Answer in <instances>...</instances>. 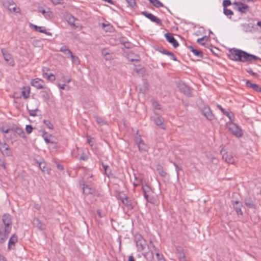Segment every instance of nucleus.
Wrapping results in <instances>:
<instances>
[{"mask_svg":"<svg viewBox=\"0 0 261 261\" xmlns=\"http://www.w3.org/2000/svg\"><path fill=\"white\" fill-rule=\"evenodd\" d=\"M32 223L34 226L40 230H45L46 228V225L37 218H34L33 219Z\"/></svg>","mask_w":261,"mask_h":261,"instance_id":"a211bd4d","label":"nucleus"},{"mask_svg":"<svg viewBox=\"0 0 261 261\" xmlns=\"http://www.w3.org/2000/svg\"><path fill=\"white\" fill-rule=\"evenodd\" d=\"M43 123L49 129H53L54 128V126L50 121L44 120Z\"/></svg>","mask_w":261,"mask_h":261,"instance_id":"a18cd8bd","label":"nucleus"},{"mask_svg":"<svg viewBox=\"0 0 261 261\" xmlns=\"http://www.w3.org/2000/svg\"><path fill=\"white\" fill-rule=\"evenodd\" d=\"M246 85L247 87L261 93V88L257 84L252 83L250 81L247 80L246 82Z\"/></svg>","mask_w":261,"mask_h":261,"instance_id":"5701e85b","label":"nucleus"},{"mask_svg":"<svg viewBox=\"0 0 261 261\" xmlns=\"http://www.w3.org/2000/svg\"><path fill=\"white\" fill-rule=\"evenodd\" d=\"M236 10L241 12V13H246L248 11L249 7L248 5L244 4L242 3L239 7L235 8Z\"/></svg>","mask_w":261,"mask_h":261,"instance_id":"c756f323","label":"nucleus"},{"mask_svg":"<svg viewBox=\"0 0 261 261\" xmlns=\"http://www.w3.org/2000/svg\"><path fill=\"white\" fill-rule=\"evenodd\" d=\"M244 203L245 205L249 208H255V205L250 197H247L244 199Z\"/></svg>","mask_w":261,"mask_h":261,"instance_id":"bb28decb","label":"nucleus"},{"mask_svg":"<svg viewBox=\"0 0 261 261\" xmlns=\"http://www.w3.org/2000/svg\"><path fill=\"white\" fill-rule=\"evenodd\" d=\"M142 190L143 194L149 193L151 191V188L147 184L142 185Z\"/></svg>","mask_w":261,"mask_h":261,"instance_id":"58836bf2","label":"nucleus"},{"mask_svg":"<svg viewBox=\"0 0 261 261\" xmlns=\"http://www.w3.org/2000/svg\"><path fill=\"white\" fill-rule=\"evenodd\" d=\"M128 5L133 9L137 7L136 0H126Z\"/></svg>","mask_w":261,"mask_h":261,"instance_id":"c03bdc74","label":"nucleus"},{"mask_svg":"<svg viewBox=\"0 0 261 261\" xmlns=\"http://www.w3.org/2000/svg\"><path fill=\"white\" fill-rule=\"evenodd\" d=\"M177 255L178 258V259H180V257H182V256L185 257V254L184 252H183V250L177 249Z\"/></svg>","mask_w":261,"mask_h":261,"instance_id":"8fccbe9b","label":"nucleus"},{"mask_svg":"<svg viewBox=\"0 0 261 261\" xmlns=\"http://www.w3.org/2000/svg\"><path fill=\"white\" fill-rule=\"evenodd\" d=\"M102 54L106 57V60H109V57L107 56L109 55V53L107 51V49H103L102 50Z\"/></svg>","mask_w":261,"mask_h":261,"instance_id":"338daca9","label":"nucleus"},{"mask_svg":"<svg viewBox=\"0 0 261 261\" xmlns=\"http://www.w3.org/2000/svg\"><path fill=\"white\" fill-rule=\"evenodd\" d=\"M154 114L156 115V117H154L153 118V121L154 123L156 125L160 126L161 128L163 129H166V126L164 123V118L161 116H159L156 113H154Z\"/></svg>","mask_w":261,"mask_h":261,"instance_id":"4468645a","label":"nucleus"},{"mask_svg":"<svg viewBox=\"0 0 261 261\" xmlns=\"http://www.w3.org/2000/svg\"><path fill=\"white\" fill-rule=\"evenodd\" d=\"M70 58L71 59L72 62L73 63L79 64L80 62L79 58L77 56H74L73 54L72 55Z\"/></svg>","mask_w":261,"mask_h":261,"instance_id":"3c124183","label":"nucleus"},{"mask_svg":"<svg viewBox=\"0 0 261 261\" xmlns=\"http://www.w3.org/2000/svg\"><path fill=\"white\" fill-rule=\"evenodd\" d=\"M65 19L68 23L73 29L78 28L80 26L79 24L75 23V21H77L78 19L75 18L71 15L68 14L65 16Z\"/></svg>","mask_w":261,"mask_h":261,"instance_id":"2eb2a0df","label":"nucleus"},{"mask_svg":"<svg viewBox=\"0 0 261 261\" xmlns=\"http://www.w3.org/2000/svg\"><path fill=\"white\" fill-rule=\"evenodd\" d=\"M200 111L202 114L209 121H213L215 119V117L213 114L210 107L207 105H203L200 108Z\"/></svg>","mask_w":261,"mask_h":261,"instance_id":"39448f33","label":"nucleus"},{"mask_svg":"<svg viewBox=\"0 0 261 261\" xmlns=\"http://www.w3.org/2000/svg\"><path fill=\"white\" fill-rule=\"evenodd\" d=\"M83 193L85 194H92L94 192V190L92 189L89 186L83 184Z\"/></svg>","mask_w":261,"mask_h":261,"instance_id":"7c9ffc66","label":"nucleus"},{"mask_svg":"<svg viewBox=\"0 0 261 261\" xmlns=\"http://www.w3.org/2000/svg\"><path fill=\"white\" fill-rule=\"evenodd\" d=\"M217 107L218 109H219L222 113L230 119V120L232 121L234 119V115L232 113H229L227 111H226L224 109L222 108V107L220 105L218 104L217 105Z\"/></svg>","mask_w":261,"mask_h":261,"instance_id":"4be33fe9","label":"nucleus"},{"mask_svg":"<svg viewBox=\"0 0 261 261\" xmlns=\"http://www.w3.org/2000/svg\"><path fill=\"white\" fill-rule=\"evenodd\" d=\"M1 51L5 60L11 66L15 65V62L11 55L4 48L1 49Z\"/></svg>","mask_w":261,"mask_h":261,"instance_id":"f8f14e48","label":"nucleus"},{"mask_svg":"<svg viewBox=\"0 0 261 261\" xmlns=\"http://www.w3.org/2000/svg\"><path fill=\"white\" fill-rule=\"evenodd\" d=\"M228 57L231 60L243 63H251L253 61L257 60L261 61V58L245 51L236 48L229 49Z\"/></svg>","mask_w":261,"mask_h":261,"instance_id":"f257e3e1","label":"nucleus"},{"mask_svg":"<svg viewBox=\"0 0 261 261\" xmlns=\"http://www.w3.org/2000/svg\"><path fill=\"white\" fill-rule=\"evenodd\" d=\"M152 5L156 8L165 7L167 10L171 13L170 10L166 7L164 6V4L160 2L159 0H148Z\"/></svg>","mask_w":261,"mask_h":261,"instance_id":"cd10ccee","label":"nucleus"},{"mask_svg":"<svg viewBox=\"0 0 261 261\" xmlns=\"http://www.w3.org/2000/svg\"><path fill=\"white\" fill-rule=\"evenodd\" d=\"M231 4L230 0H224L223 2V8H227V7L231 5Z\"/></svg>","mask_w":261,"mask_h":261,"instance_id":"6e6d98bb","label":"nucleus"},{"mask_svg":"<svg viewBox=\"0 0 261 261\" xmlns=\"http://www.w3.org/2000/svg\"><path fill=\"white\" fill-rule=\"evenodd\" d=\"M97 214L99 216V218H102L105 216V214H102L100 210H97Z\"/></svg>","mask_w":261,"mask_h":261,"instance_id":"774afa93","label":"nucleus"},{"mask_svg":"<svg viewBox=\"0 0 261 261\" xmlns=\"http://www.w3.org/2000/svg\"><path fill=\"white\" fill-rule=\"evenodd\" d=\"M243 31L245 32H252L255 30L254 24L253 23H243L241 25Z\"/></svg>","mask_w":261,"mask_h":261,"instance_id":"6ab92c4d","label":"nucleus"},{"mask_svg":"<svg viewBox=\"0 0 261 261\" xmlns=\"http://www.w3.org/2000/svg\"><path fill=\"white\" fill-rule=\"evenodd\" d=\"M21 95L24 99L29 98L30 96V90H28L27 91L23 90L21 91Z\"/></svg>","mask_w":261,"mask_h":261,"instance_id":"de8ad7c7","label":"nucleus"},{"mask_svg":"<svg viewBox=\"0 0 261 261\" xmlns=\"http://www.w3.org/2000/svg\"><path fill=\"white\" fill-rule=\"evenodd\" d=\"M102 28L106 32H111L112 31L113 28V26L111 25L109 23H102L101 24Z\"/></svg>","mask_w":261,"mask_h":261,"instance_id":"c9c22d12","label":"nucleus"},{"mask_svg":"<svg viewBox=\"0 0 261 261\" xmlns=\"http://www.w3.org/2000/svg\"><path fill=\"white\" fill-rule=\"evenodd\" d=\"M102 167H103V168L105 170V173L107 175V176L108 177H109V174L110 173V167L108 165H102Z\"/></svg>","mask_w":261,"mask_h":261,"instance_id":"4d7b16f0","label":"nucleus"},{"mask_svg":"<svg viewBox=\"0 0 261 261\" xmlns=\"http://www.w3.org/2000/svg\"><path fill=\"white\" fill-rule=\"evenodd\" d=\"M142 255L148 261H152L153 259V253L152 251L143 253Z\"/></svg>","mask_w":261,"mask_h":261,"instance_id":"72a5a7b5","label":"nucleus"},{"mask_svg":"<svg viewBox=\"0 0 261 261\" xmlns=\"http://www.w3.org/2000/svg\"><path fill=\"white\" fill-rule=\"evenodd\" d=\"M152 106L156 110H160L161 109L160 105L156 101L152 102Z\"/></svg>","mask_w":261,"mask_h":261,"instance_id":"13d9d810","label":"nucleus"},{"mask_svg":"<svg viewBox=\"0 0 261 261\" xmlns=\"http://www.w3.org/2000/svg\"><path fill=\"white\" fill-rule=\"evenodd\" d=\"M87 142L91 147L94 145L93 139L90 136L87 137Z\"/></svg>","mask_w":261,"mask_h":261,"instance_id":"e2e57ef3","label":"nucleus"},{"mask_svg":"<svg viewBox=\"0 0 261 261\" xmlns=\"http://www.w3.org/2000/svg\"><path fill=\"white\" fill-rule=\"evenodd\" d=\"M223 13L226 16L229 17V18L233 14V11L227 8H223Z\"/></svg>","mask_w":261,"mask_h":261,"instance_id":"79ce46f5","label":"nucleus"},{"mask_svg":"<svg viewBox=\"0 0 261 261\" xmlns=\"http://www.w3.org/2000/svg\"><path fill=\"white\" fill-rule=\"evenodd\" d=\"M191 52H192L193 53V54L197 57L201 58H203V54L202 51L200 50H198L195 48H194L192 50Z\"/></svg>","mask_w":261,"mask_h":261,"instance_id":"ea45409f","label":"nucleus"},{"mask_svg":"<svg viewBox=\"0 0 261 261\" xmlns=\"http://www.w3.org/2000/svg\"><path fill=\"white\" fill-rule=\"evenodd\" d=\"M134 241L136 243L137 251L139 252L144 250L146 247L148 248L146 240L139 233H136L135 235Z\"/></svg>","mask_w":261,"mask_h":261,"instance_id":"20e7f679","label":"nucleus"},{"mask_svg":"<svg viewBox=\"0 0 261 261\" xmlns=\"http://www.w3.org/2000/svg\"><path fill=\"white\" fill-rule=\"evenodd\" d=\"M134 141L137 145H138L143 141V140L142 139L140 135H136L134 138Z\"/></svg>","mask_w":261,"mask_h":261,"instance_id":"09e8293b","label":"nucleus"},{"mask_svg":"<svg viewBox=\"0 0 261 261\" xmlns=\"http://www.w3.org/2000/svg\"><path fill=\"white\" fill-rule=\"evenodd\" d=\"M18 238L16 234H13L10 238L8 242V249L11 250L13 248L15 243L17 242Z\"/></svg>","mask_w":261,"mask_h":261,"instance_id":"412c9836","label":"nucleus"},{"mask_svg":"<svg viewBox=\"0 0 261 261\" xmlns=\"http://www.w3.org/2000/svg\"><path fill=\"white\" fill-rule=\"evenodd\" d=\"M0 150L3 154L7 156H10L12 155V152L8 145L5 142H2L1 140Z\"/></svg>","mask_w":261,"mask_h":261,"instance_id":"9d476101","label":"nucleus"},{"mask_svg":"<svg viewBox=\"0 0 261 261\" xmlns=\"http://www.w3.org/2000/svg\"><path fill=\"white\" fill-rule=\"evenodd\" d=\"M177 87L180 92L188 97H192L191 89L185 83L180 81L177 84Z\"/></svg>","mask_w":261,"mask_h":261,"instance_id":"423d86ee","label":"nucleus"},{"mask_svg":"<svg viewBox=\"0 0 261 261\" xmlns=\"http://www.w3.org/2000/svg\"><path fill=\"white\" fill-rule=\"evenodd\" d=\"M15 132L21 137L24 138L25 137L24 132L22 129L18 127H16L15 128Z\"/></svg>","mask_w":261,"mask_h":261,"instance_id":"37998d69","label":"nucleus"},{"mask_svg":"<svg viewBox=\"0 0 261 261\" xmlns=\"http://www.w3.org/2000/svg\"><path fill=\"white\" fill-rule=\"evenodd\" d=\"M232 205H233V207L235 210L236 213L238 215H242L243 212L242 211V208L243 207L242 203L238 200L234 201L231 200V201Z\"/></svg>","mask_w":261,"mask_h":261,"instance_id":"dca6fc26","label":"nucleus"},{"mask_svg":"<svg viewBox=\"0 0 261 261\" xmlns=\"http://www.w3.org/2000/svg\"><path fill=\"white\" fill-rule=\"evenodd\" d=\"M122 44H123L124 45L125 48H127V49L132 48V45H133L132 44L128 41L122 42Z\"/></svg>","mask_w":261,"mask_h":261,"instance_id":"5fc2aeb1","label":"nucleus"},{"mask_svg":"<svg viewBox=\"0 0 261 261\" xmlns=\"http://www.w3.org/2000/svg\"><path fill=\"white\" fill-rule=\"evenodd\" d=\"M45 69L46 70H48L47 68H44L43 69V77L47 79L48 81L50 82H54L56 80L55 76L53 73L48 74L46 72H45Z\"/></svg>","mask_w":261,"mask_h":261,"instance_id":"a878e982","label":"nucleus"},{"mask_svg":"<svg viewBox=\"0 0 261 261\" xmlns=\"http://www.w3.org/2000/svg\"><path fill=\"white\" fill-rule=\"evenodd\" d=\"M3 6L7 8L10 11L13 12H18L17 11L16 5L13 0H5L2 2Z\"/></svg>","mask_w":261,"mask_h":261,"instance_id":"1a4fd4ad","label":"nucleus"},{"mask_svg":"<svg viewBox=\"0 0 261 261\" xmlns=\"http://www.w3.org/2000/svg\"><path fill=\"white\" fill-rule=\"evenodd\" d=\"M0 130L3 133H8L11 130V129L9 128H6L4 125L0 126Z\"/></svg>","mask_w":261,"mask_h":261,"instance_id":"0e129e2a","label":"nucleus"},{"mask_svg":"<svg viewBox=\"0 0 261 261\" xmlns=\"http://www.w3.org/2000/svg\"><path fill=\"white\" fill-rule=\"evenodd\" d=\"M222 158L229 164H233L234 163V160L232 155L230 153H226V154H223Z\"/></svg>","mask_w":261,"mask_h":261,"instance_id":"c85d7f7f","label":"nucleus"},{"mask_svg":"<svg viewBox=\"0 0 261 261\" xmlns=\"http://www.w3.org/2000/svg\"><path fill=\"white\" fill-rule=\"evenodd\" d=\"M25 130L28 134H30L33 130V127L31 125H27Z\"/></svg>","mask_w":261,"mask_h":261,"instance_id":"680f3d73","label":"nucleus"},{"mask_svg":"<svg viewBox=\"0 0 261 261\" xmlns=\"http://www.w3.org/2000/svg\"><path fill=\"white\" fill-rule=\"evenodd\" d=\"M41 97L43 98L44 101H47L50 99V90L49 88L46 87L44 88V90L41 91Z\"/></svg>","mask_w":261,"mask_h":261,"instance_id":"aec40b11","label":"nucleus"},{"mask_svg":"<svg viewBox=\"0 0 261 261\" xmlns=\"http://www.w3.org/2000/svg\"><path fill=\"white\" fill-rule=\"evenodd\" d=\"M29 26L32 29H34L36 31L44 33L48 36H51L52 34L49 32H47L44 27H39L33 23H30Z\"/></svg>","mask_w":261,"mask_h":261,"instance_id":"f3484780","label":"nucleus"},{"mask_svg":"<svg viewBox=\"0 0 261 261\" xmlns=\"http://www.w3.org/2000/svg\"><path fill=\"white\" fill-rule=\"evenodd\" d=\"M31 84L37 89L45 88L44 81L39 78H36L32 80Z\"/></svg>","mask_w":261,"mask_h":261,"instance_id":"9b49d317","label":"nucleus"},{"mask_svg":"<svg viewBox=\"0 0 261 261\" xmlns=\"http://www.w3.org/2000/svg\"><path fill=\"white\" fill-rule=\"evenodd\" d=\"M60 51L62 52L67 58H70L72 55V51L66 45L62 46Z\"/></svg>","mask_w":261,"mask_h":261,"instance_id":"393cba45","label":"nucleus"},{"mask_svg":"<svg viewBox=\"0 0 261 261\" xmlns=\"http://www.w3.org/2000/svg\"><path fill=\"white\" fill-rule=\"evenodd\" d=\"M27 109L29 113V115L31 116L35 117L37 116L36 112L38 111V106H37L34 109H31L28 106L27 107Z\"/></svg>","mask_w":261,"mask_h":261,"instance_id":"f704fd0d","label":"nucleus"},{"mask_svg":"<svg viewBox=\"0 0 261 261\" xmlns=\"http://www.w3.org/2000/svg\"><path fill=\"white\" fill-rule=\"evenodd\" d=\"M156 50L159 51L160 53H161L164 55H166L167 54L166 53L168 51V50L165 49L163 47H159L156 49Z\"/></svg>","mask_w":261,"mask_h":261,"instance_id":"bf43d9fd","label":"nucleus"},{"mask_svg":"<svg viewBox=\"0 0 261 261\" xmlns=\"http://www.w3.org/2000/svg\"><path fill=\"white\" fill-rule=\"evenodd\" d=\"M209 39V37L207 36H204L200 38H198L197 40V42L199 43L200 45H204L205 43L203 42V41L205 40V41H207Z\"/></svg>","mask_w":261,"mask_h":261,"instance_id":"a19ab883","label":"nucleus"},{"mask_svg":"<svg viewBox=\"0 0 261 261\" xmlns=\"http://www.w3.org/2000/svg\"><path fill=\"white\" fill-rule=\"evenodd\" d=\"M39 168L43 172L47 171V170L46 169V163L44 162H40L39 164Z\"/></svg>","mask_w":261,"mask_h":261,"instance_id":"49530a36","label":"nucleus"},{"mask_svg":"<svg viewBox=\"0 0 261 261\" xmlns=\"http://www.w3.org/2000/svg\"><path fill=\"white\" fill-rule=\"evenodd\" d=\"M156 170H157L158 173L162 177H166V176L167 174L166 172L164 171L163 167L160 165H158L156 166Z\"/></svg>","mask_w":261,"mask_h":261,"instance_id":"473e14b6","label":"nucleus"},{"mask_svg":"<svg viewBox=\"0 0 261 261\" xmlns=\"http://www.w3.org/2000/svg\"><path fill=\"white\" fill-rule=\"evenodd\" d=\"M230 132L237 137H241L243 136L242 129L235 123H231L228 127Z\"/></svg>","mask_w":261,"mask_h":261,"instance_id":"6e6552de","label":"nucleus"},{"mask_svg":"<svg viewBox=\"0 0 261 261\" xmlns=\"http://www.w3.org/2000/svg\"><path fill=\"white\" fill-rule=\"evenodd\" d=\"M166 53L167 54L166 55L169 56L171 60H173L174 61L177 60V58L175 57V56L174 55L173 53L168 51Z\"/></svg>","mask_w":261,"mask_h":261,"instance_id":"603ef678","label":"nucleus"},{"mask_svg":"<svg viewBox=\"0 0 261 261\" xmlns=\"http://www.w3.org/2000/svg\"><path fill=\"white\" fill-rule=\"evenodd\" d=\"M3 224L0 226V243H3L8 238L12 227V219L9 214H5L2 218Z\"/></svg>","mask_w":261,"mask_h":261,"instance_id":"f03ea898","label":"nucleus"},{"mask_svg":"<svg viewBox=\"0 0 261 261\" xmlns=\"http://www.w3.org/2000/svg\"><path fill=\"white\" fill-rule=\"evenodd\" d=\"M127 59L131 62H139V57L136 55H135L132 51H129L126 54Z\"/></svg>","mask_w":261,"mask_h":261,"instance_id":"b1692460","label":"nucleus"},{"mask_svg":"<svg viewBox=\"0 0 261 261\" xmlns=\"http://www.w3.org/2000/svg\"><path fill=\"white\" fill-rule=\"evenodd\" d=\"M95 120L97 123L102 124L105 123L104 120L99 117H95Z\"/></svg>","mask_w":261,"mask_h":261,"instance_id":"052dcab7","label":"nucleus"},{"mask_svg":"<svg viewBox=\"0 0 261 261\" xmlns=\"http://www.w3.org/2000/svg\"><path fill=\"white\" fill-rule=\"evenodd\" d=\"M88 156L86 154H85L84 152H83L80 158V160L86 161L88 160Z\"/></svg>","mask_w":261,"mask_h":261,"instance_id":"69168bd1","label":"nucleus"},{"mask_svg":"<svg viewBox=\"0 0 261 261\" xmlns=\"http://www.w3.org/2000/svg\"><path fill=\"white\" fill-rule=\"evenodd\" d=\"M138 149L140 151H147V146L144 143V141H142L141 143L137 145Z\"/></svg>","mask_w":261,"mask_h":261,"instance_id":"4c0bfd02","label":"nucleus"},{"mask_svg":"<svg viewBox=\"0 0 261 261\" xmlns=\"http://www.w3.org/2000/svg\"><path fill=\"white\" fill-rule=\"evenodd\" d=\"M246 71L247 73H249L250 74H251V75L252 76H258V74L255 73V72H254L252 69L251 68H248L246 69Z\"/></svg>","mask_w":261,"mask_h":261,"instance_id":"864d4df0","label":"nucleus"},{"mask_svg":"<svg viewBox=\"0 0 261 261\" xmlns=\"http://www.w3.org/2000/svg\"><path fill=\"white\" fill-rule=\"evenodd\" d=\"M141 14L146 17L147 18L149 19L151 21L155 22L157 25L160 26H162L163 23L160 19L156 17L154 15H153L152 14L149 13L146 11H142L141 12Z\"/></svg>","mask_w":261,"mask_h":261,"instance_id":"0eeeda50","label":"nucleus"},{"mask_svg":"<svg viewBox=\"0 0 261 261\" xmlns=\"http://www.w3.org/2000/svg\"><path fill=\"white\" fill-rule=\"evenodd\" d=\"M125 190L122 191L120 190H115V197L118 200H119L121 203L125 206L128 210H133L135 205L136 202L133 199H131L127 196V191L125 188V185L122 183Z\"/></svg>","mask_w":261,"mask_h":261,"instance_id":"7ed1b4c3","label":"nucleus"},{"mask_svg":"<svg viewBox=\"0 0 261 261\" xmlns=\"http://www.w3.org/2000/svg\"><path fill=\"white\" fill-rule=\"evenodd\" d=\"M149 85L146 82H144L141 85L139 91L140 92L145 94L148 90Z\"/></svg>","mask_w":261,"mask_h":261,"instance_id":"2f4dec72","label":"nucleus"},{"mask_svg":"<svg viewBox=\"0 0 261 261\" xmlns=\"http://www.w3.org/2000/svg\"><path fill=\"white\" fill-rule=\"evenodd\" d=\"M39 12H41L46 18H50L53 16L52 13L49 11H46L44 9H39Z\"/></svg>","mask_w":261,"mask_h":261,"instance_id":"e433bc0d","label":"nucleus"},{"mask_svg":"<svg viewBox=\"0 0 261 261\" xmlns=\"http://www.w3.org/2000/svg\"><path fill=\"white\" fill-rule=\"evenodd\" d=\"M164 36L167 41L171 44L174 48H177L179 46V43L173 37V34L168 32L165 33Z\"/></svg>","mask_w":261,"mask_h":261,"instance_id":"ddd939ff","label":"nucleus"}]
</instances>
